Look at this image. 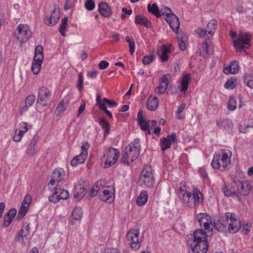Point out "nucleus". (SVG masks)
Instances as JSON below:
<instances>
[{"label": "nucleus", "mask_w": 253, "mask_h": 253, "mask_svg": "<svg viewBox=\"0 0 253 253\" xmlns=\"http://www.w3.org/2000/svg\"><path fill=\"white\" fill-rule=\"evenodd\" d=\"M232 153L228 150H222L219 154L214 155L211 166L213 168L224 171L231 164Z\"/></svg>", "instance_id": "f257e3e1"}, {"label": "nucleus", "mask_w": 253, "mask_h": 253, "mask_svg": "<svg viewBox=\"0 0 253 253\" xmlns=\"http://www.w3.org/2000/svg\"><path fill=\"white\" fill-rule=\"evenodd\" d=\"M138 182L141 186H144L149 188L153 187L155 183V177L151 166L146 165L143 168L139 175Z\"/></svg>", "instance_id": "f03ea898"}, {"label": "nucleus", "mask_w": 253, "mask_h": 253, "mask_svg": "<svg viewBox=\"0 0 253 253\" xmlns=\"http://www.w3.org/2000/svg\"><path fill=\"white\" fill-rule=\"evenodd\" d=\"M192 192V194L190 192L186 191L183 194L184 203L191 208H194L203 201V196L198 188H194Z\"/></svg>", "instance_id": "7ed1b4c3"}, {"label": "nucleus", "mask_w": 253, "mask_h": 253, "mask_svg": "<svg viewBox=\"0 0 253 253\" xmlns=\"http://www.w3.org/2000/svg\"><path fill=\"white\" fill-rule=\"evenodd\" d=\"M223 220L227 225V231L231 234L237 232L241 228V221L234 213L225 212L223 215Z\"/></svg>", "instance_id": "20e7f679"}, {"label": "nucleus", "mask_w": 253, "mask_h": 253, "mask_svg": "<svg viewBox=\"0 0 253 253\" xmlns=\"http://www.w3.org/2000/svg\"><path fill=\"white\" fill-rule=\"evenodd\" d=\"M231 37L233 40L234 46L237 50H241L243 49L248 48L250 46V42L252 36L249 33H243L237 35L235 33H231Z\"/></svg>", "instance_id": "39448f33"}, {"label": "nucleus", "mask_w": 253, "mask_h": 253, "mask_svg": "<svg viewBox=\"0 0 253 253\" xmlns=\"http://www.w3.org/2000/svg\"><path fill=\"white\" fill-rule=\"evenodd\" d=\"M120 152L117 149L111 147L104 154L102 161L104 162L105 168H107L115 164L119 156Z\"/></svg>", "instance_id": "423d86ee"}, {"label": "nucleus", "mask_w": 253, "mask_h": 253, "mask_svg": "<svg viewBox=\"0 0 253 253\" xmlns=\"http://www.w3.org/2000/svg\"><path fill=\"white\" fill-rule=\"evenodd\" d=\"M15 36L20 42L25 43L32 36V32L27 25L20 24L15 32Z\"/></svg>", "instance_id": "0eeeda50"}, {"label": "nucleus", "mask_w": 253, "mask_h": 253, "mask_svg": "<svg viewBox=\"0 0 253 253\" xmlns=\"http://www.w3.org/2000/svg\"><path fill=\"white\" fill-rule=\"evenodd\" d=\"M198 221L202 226V224L204 229L211 235L212 234L213 224L211 221V216L207 213H200L197 215Z\"/></svg>", "instance_id": "6e6552de"}, {"label": "nucleus", "mask_w": 253, "mask_h": 253, "mask_svg": "<svg viewBox=\"0 0 253 253\" xmlns=\"http://www.w3.org/2000/svg\"><path fill=\"white\" fill-rule=\"evenodd\" d=\"M50 96V92L48 88L45 86L40 87L37 100V108L46 106L49 101Z\"/></svg>", "instance_id": "1a4fd4ad"}, {"label": "nucleus", "mask_w": 253, "mask_h": 253, "mask_svg": "<svg viewBox=\"0 0 253 253\" xmlns=\"http://www.w3.org/2000/svg\"><path fill=\"white\" fill-rule=\"evenodd\" d=\"M139 232L137 230H130L126 235V239L131 248L136 251L141 246V243L139 241Z\"/></svg>", "instance_id": "9d476101"}, {"label": "nucleus", "mask_w": 253, "mask_h": 253, "mask_svg": "<svg viewBox=\"0 0 253 253\" xmlns=\"http://www.w3.org/2000/svg\"><path fill=\"white\" fill-rule=\"evenodd\" d=\"M236 183L237 193H239L244 196H248L250 194L252 187L248 182L237 180Z\"/></svg>", "instance_id": "9b49d317"}, {"label": "nucleus", "mask_w": 253, "mask_h": 253, "mask_svg": "<svg viewBox=\"0 0 253 253\" xmlns=\"http://www.w3.org/2000/svg\"><path fill=\"white\" fill-rule=\"evenodd\" d=\"M194 245H190L191 249L194 253H207L209 245L207 240L194 242Z\"/></svg>", "instance_id": "f8f14e48"}, {"label": "nucleus", "mask_w": 253, "mask_h": 253, "mask_svg": "<svg viewBox=\"0 0 253 253\" xmlns=\"http://www.w3.org/2000/svg\"><path fill=\"white\" fill-rule=\"evenodd\" d=\"M60 10L55 7L52 11L50 16H46L44 19L45 24L48 26H54L58 21L60 18Z\"/></svg>", "instance_id": "ddd939ff"}, {"label": "nucleus", "mask_w": 253, "mask_h": 253, "mask_svg": "<svg viewBox=\"0 0 253 253\" xmlns=\"http://www.w3.org/2000/svg\"><path fill=\"white\" fill-rule=\"evenodd\" d=\"M222 190L224 195L226 197L238 196L236 180H234L232 183H225L222 188Z\"/></svg>", "instance_id": "4468645a"}, {"label": "nucleus", "mask_w": 253, "mask_h": 253, "mask_svg": "<svg viewBox=\"0 0 253 253\" xmlns=\"http://www.w3.org/2000/svg\"><path fill=\"white\" fill-rule=\"evenodd\" d=\"M65 176V171L63 169H55L51 173V180L48 185H54L55 182H59L63 180Z\"/></svg>", "instance_id": "2eb2a0df"}, {"label": "nucleus", "mask_w": 253, "mask_h": 253, "mask_svg": "<svg viewBox=\"0 0 253 253\" xmlns=\"http://www.w3.org/2000/svg\"><path fill=\"white\" fill-rule=\"evenodd\" d=\"M176 135L174 133L168 135L166 138L163 137L161 139V147L163 151L170 148L171 144L176 141Z\"/></svg>", "instance_id": "dca6fc26"}, {"label": "nucleus", "mask_w": 253, "mask_h": 253, "mask_svg": "<svg viewBox=\"0 0 253 253\" xmlns=\"http://www.w3.org/2000/svg\"><path fill=\"white\" fill-rule=\"evenodd\" d=\"M110 187H104L99 192L100 198L102 201H105L108 203H111L113 202L114 198L112 196L110 191L107 189Z\"/></svg>", "instance_id": "f3484780"}, {"label": "nucleus", "mask_w": 253, "mask_h": 253, "mask_svg": "<svg viewBox=\"0 0 253 253\" xmlns=\"http://www.w3.org/2000/svg\"><path fill=\"white\" fill-rule=\"evenodd\" d=\"M98 9L100 14L104 17L108 18L112 15L111 7L106 2H100L98 5Z\"/></svg>", "instance_id": "a211bd4d"}, {"label": "nucleus", "mask_w": 253, "mask_h": 253, "mask_svg": "<svg viewBox=\"0 0 253 253\" xmlns=\"http://www.w3.org/2000/svg\"><path fill=\"white\" fill-rule=\"evenodd\" d=\"M169 25L171 28L175 32H177L180 26V22L178 18L174 14H170L169 19L166 20Z\"/></svg>", "instance_id": "6ab92c4d"}, {"label": "nucleus", "mask_w": 253, "mask_h": 253, "mask_svg": "<svg viewBox=\"0 0 253 253\" xmlns=\"http://www.w3.org/2000/svg\"><path fill=\"white\" fill-rule=\"evenodd\" d=\"M126 153L128 154L130 157V160L131 162L135 161L139 156L140 151L138 148H135L131 146H127L126 149Z\"/></svg>", "instance_id": "aec40b11"}, {"label": "nucleus", "mask_w": 253, "mask_h": 253, "mask_svg": "<svg viewBox=\"0 0 253 253\" xmlns=\"http://www.w3.org/2000/svg\"><path fill=\"white\" fill-rule=\"evenodd\" d=\"M16 212L17 211L15 209H11L4 216L3 224L4 227H7L10 224L12 219L14 218L16 214Z\"/></svg>", "instance_id": "412c9836"}, {"label": "nucleus", "mask_w": 253, "mask_h": 253, "mask_svg": "<svg viewBox=\"0 0 253 253\" xmlns=\"http://www.w3.org/2000/svg\"><path fill=\"white\" fill-rule=\"evenodd\" d=\"M39 140V136L35 135L31 140L28 147L27 149V154L29 156H32L36 154L37 151L35 149V145L37 143Z\"/></svg>", "instance_id": "4be33fe9"}, {"label": "nucleus", "mask_w": 253, "mask_h": 253, "mask_svg": "<svg viewBox=\"0 0 253 253\" xmlns=\"http://www.w3.org/2000/svg\"><path fill=\"white\" fill-rule=\"evenodd\" d=\"M239 64L237 61H232L230 65L224 68L223 72L226 74H235L239 72Z\"/></svg>", "instance_id": "5701e85b"}, {"label": "nucleus", "mask_w": 253, "mask_h": 253, "mask_svg": "<svg viewBox=\"0 0 253 253\" xmlns=\"http://www.w3.org/2000/svg\"><path fill=\"white\" fill-rule=\"evenodd\" d=\"M135 23L136 24L150 28L152 26V23L150 20H148L146 17L141 15H138L135 17Z\"/></svg>", "instance_id": "b1692460"}, {"label": "nucleus", "mask_w": 253, "mask_h": 253, "mask_svg": "<svg viewBox=\"0 0 253 253\" xmlns=\"http://www.w3.org/2000/svg\"><path fill=\"white\" fill-rule=\"evenodd\" d=\"M87 152H82V153L76 156L71 161V164L72 166L76 167L79 164L84 163L86 159Z\"/></svg>", "instance_id": "393cba45"}, {"label": "nucleus", "mask_w": 253, "mask_h": 253, "mask_svg": "<svg viewBox=\"0 0 253 253\" xmlns=\"http://www.w3.org/2000/svg\"><path fill=\"white\" fill-rule=\"evenodd\" d=\"M207 233H208L207 232H204L202 229H198L195 230L193 234V242L202 241L204 240H207Z\"/></svg>", "instance_id": "a878e982"}, {"label": "nucleus", "mask_w": 253, "mask_h": 253, "mask_svg": "<svg viewBox=\"0 0 253 253\" xmlns=\"http://www.w3.org/2000/svg\"><path fill=\"white\" fill-rule=\"evenodd\" d=\"M36 97L34 95L31 94L28 96L25 101V105L21 109L20 114L26 111L35 102Z\"/></svg>", "instance_id": "bb28decb"}, {"label": "nucleus", "mask_w": 253, "mask_h": 253, "mask_svg": "<svg viewBox=\"0 0 253 253\" xmlns=\"http://www.w3.org/2000/svg\"><path fill=\"white\" fill-rule=\"evenodd\" d=\"M158 99L156 96H150L147 102V108L151 111L155 110L158 106Z\"/></svg>", "instance_id": "cd10ccee"}, {"label": "nucleus", "mask_w": 253, "mask_h": 253, "mask_svg": "<svg viewBox=\"0 0 253 253\" xmlns=\"http://www.w3.org/2000/svg\"><path fill=\"white\" fill-rule=\"evenodd\" d=\"M238 101L239 102V108H240L242 106L241 99L240 98H235L234 97H231L228 103V109L231 111L235 110L237 106Z\"/></svg>", "instance_id": "c85d7f7f"}, {"label": "nucleus", "mask_w": 253, "mask_h": 253, "mask_svg": "<svg viewBox=\"0 0 253 253\" xmlns=\"http://www.w3.org/2000/svg\"><path fill=\"white\" fill-rule=\"evenodd\" d=\"M87 191V189L81 185L76 186L74 190V197L78 200L82 199L85 195Z\"/></svg>", "instance_id": "c756f323"}, {"label": "nucleus", "mask_w": 253, "mask_h": 253, "mask_svg": "<svg viewBox=\"0 0 253 253\" xmlns=\"http://www.w3.org/2000/svg\"><path fill=\"white\" fill-rule=\"evenodd\" d=\"M148 195L146 191H142L137 198L136 204L139 206L144 205L148 200Z\"/></svg>", "instance_id": "7c9ffc66"}, {"label": "nucleus", "mask_w": 253, "mask_h": 253, "mask_svg": "<svg viewBox=\"0 0 253 253\" xmlns=\"http://www.w3.org/2000/svg\"><path fill=\"white\" fill-rule=\"evenodd\" d=\"M191 75L189 74H186L183 77L181 83V91L186 92L188 89Z\"/></svg>", "instance_id": "2f4dec72"}, {"label": "nucleus", "mask_w": 253, "mask_h": 253, "mask_svg": "<svg viewBox=\"0 0 253 253\" xmlns=\"http://www.w3.org/2000/svg\"><path fill=\"white\" fill-rule=\"evenodd\" d=\"M216 28L217 21L215 19H212L209 22L206 29L209 34L211 36H213Z\"/></svg>", "instance_id": "473e14b6"}, {"label": "nucleus", "mask_w": 253, "mask_h": 253, "mask_svg": "<svg viewBox=\"0 0 253 253\" xmlns=\"http://www.w3.org/2000/svg\"><path fill=\"white\" fill-rule=\"evenodd\" d=\"M43 60H38V59L33 60L32 66L31 67V70L34 74H38L41 68Z\"/></svg>", "instance_id": "72a5a7b5"}, {"label": "nucleus", "mask_w": 253, "mask_h": 253, "mask_svg": "<svg viewBox=\"0 0 253 253\" xmlns=\"http://www.w3.org/2000/svg\"><path fill=\"white\" fill-rule=\"evenodd\" d=\"M148 11L155 15L157 18L161 17V12L156 3H154L151 5L148 4L147 5Z\"/></svg>", "instance_id": "f704fd0d"}, {"label": "nucleus", "mask_w": 253, "mask_h": 253, "mask_svg": "<svg viewBox=\"0 0 253 253\" xmlns=\"http://www.w3.org/2000/svg\"><path fill=\"white\" fill-rule=\"evenodd\" d=\"M213 227L219 232L227 231V225L225 223V222L223 220V216H222L221 221H219L217 222L214 223L213 224Z\"/></svg>", "instance_id": "c9c22d12"}, {"label": "nucleus", "mask_w": 253, "mask_h": 253, "mask_svg": "<svg viewBox=\"0 0 253 253\" xmlns=\"http://www.w3.org/2000/svg\"><path fill=\"white\" fill-rule=\"evenodd\" d=\"M43 47L41 45H38L35 50L34 59H38V60H43V54L42 53Z\"/></svg>", "instance_id": "e433bc0d"}, {"label": "nucleus", "mask_w": 253, "mask_h": 253, "mask_svg": "<svg viewBox=\"0 0 253 253\" xmlns=\"http://www.w3.org/2000/svg\"><path fill=\"white\" fill-rule=\"evenodd\" d=\"M83 211L80 207H76L72 212V217L74 219L78 220L82 217Z\"/></svg>", "instance_id": "4c0bfd02"}, {"label": "nucleus", "mask_w": 253, "mask_h": 253, "mask_svg": "<svg viewBox=\"0 0 253 253\" xmlns=\"http://www.w3.org/2000/svg\"><path fill=\"white\" fill-rule=\"evenodd\" d=\"M99 124L103 128L105 129L104 135L108 134L110 130V125L106 119L102 118L100 120Z\"/></svg>", "instance_id": "58836bf2"}, {"label": "nucleus", "mask_w": 253, "mask_h": 253, "mask_svg": "<svg viewBox=\"0 0 253 253\" xmlns=\"http://www.w3.org/2000/svg\"><path fill=\"white\" fill-rule=\"evenodd\" d=\"M160 11L161 12V16L163 15L166 20L169 19V17H170V14H173L171 12L170 9L167 6H164L162 8L160 9Z\"/></svg>", "instance_id": "ea45409f"}, {"label": "nucleus", "mask_w": 253, "mask_h": 253, "mask_svg": "<svg viewBox=\"0 0 253 253\" xmlns=\"http://www.w3.org/2000/svg\"><path fill=\"white\" fill-rule=\"evenodd\" d=\"M68 21V18L67 17H65L63 19H62L61 23L60 25V27L59 29V32L62 35V36H65V30L67 27V23Z\"/></svg>", "instance_id": "a19ab883"}, {"label": "nucleus", "mask_w": 253, "mask_h": 253, "mask_svg": "<svg viewBox=\"0 0 253 253\" xmlns=\"http://www.w3.org/2000/svg\"><path fill=\"white\" fill-rule=\"evenodd\" d=\"M237 80L236 78L229 79L224 84V86L227 89H233L236 85Z\"/></svg>", "instance_id": "79ce46f5"}, {"label": "nucleus", "mask_w": 253, "mask_h": 253, "mask_svg": "<svg viewBox=\"0 0 253 253\" xmlns=\"http://www.w3.org/2000/svg\"><path fill=\"white\" fill-rule=\"evenodd\" d=\"M30 227L28 223H25L23 224L22 229L20 230L18 234L19 235H24L25 236H30Z\"/></svg>", "instance_id": "37998d69"}, {"label": "nucleus", "mask_w": 253, "mask_h": 253, "mask_svg": "<svg viewBox=\"0 0 253 253\" xmlns=\"http://www.w3.org/2000/svg\"><path fill=\"white\" fill-rule=\"evenodd\" d=\"M138 124L142 130L144 131H147L148 134H151V131L149 129V125L148 122L144 120L142 121H139V122H138Z\"/></svg>", "instance_id": "c03bdc74"}, {"label": "nucleus", "mask_w": 253, "mask_h": 253, "mask_svg": "<svg viewBox=\"0 0 253 253\" xmlns=\"http://www.w3.org/2000/svg\"><path fill=\"white\" fill-rule=\"evenodd\" d=\"M55 191L51 196H49L48 200L53 203H56L60 200V195H59V192L57 191V189H56Z\"/></svg>", "instance_id": "a18cd8bd"}, {"label": "nucleus", "mask_w": 253, "mask_h": 253, "mask_svg": "<svg viewBox=\"0 0 253 253\" xmlns=\"http://www.w3.org/2000/svg\"><path fill=\"white\" fill-rule=\"evenodd\" d=\"M66 107L67 103L64 100H61L57 106L56 111L59 113H62L66 110Z\"/></svg>", "instance_id": "49530a36"}, {"label": "nucleus", "mask_w": 253, "mask_h": 253, "mask_svg": "<svg viewBox=\"0 0 253 253\" xmlns=\"http://www.w3.org/2000/svg\"><path fill=\"white\" fill-rule=\"evenodd\" d=\"M59 192V195H60V200H66L69 197V193L68 191L59 189L57 191Z\"/></svg>", "instance_id": "de8ad7c7"}, {"label": "nucleus", "mask_w": 253, "mask_h": 253, "mask_svg": "<svg viewBox=\"0 0 253 253\" xmlns=\"http://www.w3.org/2000/svg\"><path fill=\"white\" fill-rule=\"evenodd\" d=\"M155 57L153 55H145L142 59V63L144 65H148L154 60Z\"/></svg>", "instance_id": "09e8293b"}, {"label": "nucleus", "mask_w": 253, "mask_h": 253, "mask_svg": "<svg viewBox=\"0 0 253 253\" xmlns=\"http://www.w3.org/2000/svg\"><path fill=\"white\" fill-rule=\"evenodd\" d=\"M27 212V208L26 206H22L18 211L17 218L21 219L23 218Z\"/></svg>", "instance_id": "8fccbe9b"}, {"label": "nucleus", "mask_w": 253, "mask_h": 253, "mask_svg": "<svg viewBox=\"0 0 253 253\" xmlns=\"http://www.w3.org/2000/svg\"><path fill=\"white\" fill-rule=\"evenodd\" d=\"M183 39L181 36H180L179 35L177 37L179 47L182 51H184L186 49L185 43Z\"/></svg>", "instance_id": "3c124183"}, {"label": "nucleus", "mask_w": 253, "mask_h": 253, "mask_svg": "<svg viewBox=\"0 0 253 253\" xmlns=\"http://www.w3.org/2000/svg\"><path fill=\"white\" fill-rule=\"evenodd\" d=\"M17 241L23 244H27L30 242V237L25 236L24 235H19L18 234Z\"/></svg>", "instance_id": "603ef678"}, {"label": "nucleus", "mask_w": 253, "mask_h": 253, "mask_svg": "<svg viewBox=\"0 0 253 253\" xmlns=\"http://www.w3.org/2000/svg\"><path fill=\"white\" fill-rule=\"evenodd\" d=\"M170 79V76L169 74L163 75L160 79V83L167 85L169 83V80Z\"/></svg>", "instance_id": "864d4df0"}, {"label": "nucleus", "mask_w": 253, "mask_h": 253, "mask_svg": "<svg viewBox=\"0 0 253 253\" xmlns=\"http://www.w3.org/2000/svg\"><path fill=\"white\" fill-rule=\"evenodd\" d=\"M167 87L168 86H167V85L160 83L159 86L155 89V91L157 93L162 94L166 92Z\"/></svg>", "instance_id": "5fc2aeb1"}, {"label": "nucleus", "mask_w": 253, "mask_h": 253, "mask_svg": "<svg viewBox=\"0 0 253 253\" xmlns=\"http://www.w3.org/2000/svg\"><path fill=\"white\" fill-rule=\"evenodd\" d=\"M85 7L88 10H92L95 7V2L93 0H87L85 2Z\"/></svg>", "instance_id": "6e6d98bb"}, {"label": "nucleus", "mask_w": 253, "mask_h": 253, "mask_svg": "<svg viewBox=\"0 0 253 253\" xmlns=\"http://www.w3.org/2000/svg\"><path fill=\"white\" fill-rule=\"evenodd\" d=\"M79 79L78 81V87L80 91H81L83 89V75L82 73H79L78 74Z\"/></svg>", "instance_id": "4d7b16f0"}, {"label": "nucleus", "mask_w": 253, "mask_h": 253, "mask_svg": "<svg viewBox=\"0 0 253 253\" xmlns=\"http://www.w3.org/2000/svg\"><path fill=\"white\" fill-rule=\"evenodd\" d=\"M85 107V102L84 100H82V104L79 107L77 114V117H79L84 112Z\"/></svg>", "instance_id": "13d9d810"}, {"label": "nucleus", "mask_w": 253, "mask_h": 253, "mask_svg": "<svg viewBox=\"0 0 253 253\" xmlns=\"http://www.w3.org/2000/svg\"><path fill=\"white\" fill-rule=\"evenodd\" d=\"M172 47L170 45H169L168 46H167L165 45H163L161 47V50H163L167 54L170 53L172 51Z\"/></svg>", "instance_id": "bf43d9fd"}, {"label": "nucleus", "mask_w": 253, "mask_h": 253, "mask_svg": "<svg viewBox=\"0 0 253 253\" xmlns=\"http://www.w3.org/2000/svg\"><path fill=\"white\" fill-rule=\"evenodd\" d=\"M129 159H130V157L128 156V154L125 152V154L123 155L121 161L122 163L128 165Z\"/></svg>", "instance_id": "052dcab7"}, {"label": "nucleus", "mask_w": 253, "mask_h": 253, "mask_svg": "<svg viewBox=\"0 0 253 253\" xmlns=\"http://www.w3.org/2000/svg\"><path fill=\"white\" fill-rule=\"evenodd\" d=\"M109 65V62L105 60H102L99 63L98 67L100 70H104L108 67Z\"/></svg>", "instance_id": "680f3d73"}, {"label": "nucleus", "mask_w": 253, "mask_h": 253, "mask_svg": "<svg viewBox=\"0 0 253 253\" xmlns=\"http://www.w3.org/2000/svg\"><path fill=\"white\" fill-rule=\"evenodd\" d=\"M162 52V54L161 55H159L160 51H157V54L160 56V59L163 62L167 61L169 59V56L167 54H166L163 50H161Z\"/></svg>", "instance_id": "e2e57ef3"}, {"label": "nucleus", "mask_w": 253, "mask_h": 253, "mask_svg": "<svg viewBox=\"0 0 253 253\" xmlns=\"http://www.w3.org/2000/svg\"><path fill=\"white\" fill-rule=\"evenodd\" d=\"M19 130L24 134L28 130L27 124L25 122L21 123L19 125Z\"/></svg>", "instance_id": "0e129e2a"}, {"label": "nucleus", "mask_w": 253, "mask_h": 253, "mask_svg": "<svg viewBox=\"0 0 253 253\" xmlns=\"http://www.w3.org/2000/svg\"><path fill=\"white\" fill-rule=\"evenodd\" d=\"M103 101L107 104L108 105L112 107H115L117 105V103L113 100H110L106 98H104Z\"/></svg>", "instance_id": "69168bd1"}, {"label": "nucleus", "mask_w": 253, "mask_h": 253, "mask_svg": "<svg viewBox=\"0 0 253 253\" xmlns=\"http://www.w3.org/2000/svg\"><path fill=\"white\" fill-rule=\"evenodd\" d=\"M139 140L138 139H135L134 140V141L128 146H131L132 147H134L135 148H138V150L140 151V146L139 144Z\"/></svg>", "instance_id": "338daca9"}, {"label": "nucleus", "mask_w": 253, "mask_h": 253, "mask_svg": "<svg viewBox=\"0 0 253 253\" xmlns=\"http://www.w3.org/2000/svg\"><path fill=\"white\" fill-rule=\"evenodd\" d=\"M247 77L245 75L244 76V83H247V85L251 88H253V80H250L247 81Z\"/></svg>", "instance_id": "774afa93"}]
</instances>
